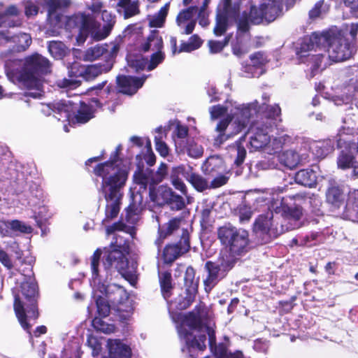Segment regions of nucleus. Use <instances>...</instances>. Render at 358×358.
<instances>
[{
	"mask_svg": "<svg viewBox=\"0 0 358 358\" xmlns=\"http://www.w3.org/2000/svg\"><path fill=\"white\" fill-rule=\"evenodd\" d=\"M281 109L278 105L269 106L266 107L265 117L270 120L269 123L264 125L263 122H257L250 128V145L254 150L264 149L266 152V147L268 145L269 136L268 135L269 128L272 127L280 118Z\"/></svg>",
	"mask_w": 358,
	"mask_h": 358,
	"instance_id": "nucleus-11",
	"label": "nucleus"
},
{
	"mask_svg": "<svg viewBox=\"0 0 358 358\" xmlns=\"http://www.w3.org/2000/svg\"><path fill=\"white\" fill-rule=\"evenodd\" d=\"M113 67V62L110 59L105 64H97L83 67L78 62L73 63L69 69V76L70 78L58 80L57 86L60 88L74 89L80 85V81L78 78L83 76L86 80L96 78L99 75L108 72Z\"/></svg>",
	"mask_w": 358,
	"mask_h": 358,
	"instance_id": "nucleus-10",
	"label": "nucleus"
},
{
	"mask_svg": "<svg viewBox=\"0 0 358 358\" xmlns=\"http://www.w3.org/2000/svg\"><path fill=\"white\" fill-rule=\"evenodd\" d=\"M159 196H154L153 192H151V200L157 205L168 203L171 208L180 210L185 206L182 196L174 194L171 189L166 187H160L158 189Z\"/></svg>",
	"mask_w": 358,
	"mask_h": 358,
	"instance_id": "nucleus-19",
	"label": "nucleus"
},
{
	"mask_svg": "<svg viewBox=\"0 0 358 358\" xmlns=\"http://www.w3.org/2000/svg\"><path fill=\"white\" fill-rule=\"evenodd\" d=\"M96 298V303L97 307V311L99 316L102 317H107L110 311V306L108 303L106 301L104 298L101 295H99L98 293L95 295Z\"/></svg>",
	"mask_w": 358,
	"mask_h": 358,
	"instance_id": "nucleus-50",
	"label": "nucleus"
},
{
	"mask_svg": "<svg viewBox=\"0 0 358 358\" xmlns=\"http://www.w3.org/2000/svg\"><path fill=\"white\" fill-rule=\"evenodd\" d=\"M229 110L227 106L216 105L210 108L209 112L212 120L217 119Z\"/></svg>",
	"mask_w": 358,
	"mask_h": 358,
	"instance_id": "nucleus-62",
	"label": "nucleus"
},
{
	"mask_svg": "<svg viewBox=\"0 0 358 358\" xmlns=\"http://www.w3.org/2000/svg\"><path fill=\"white\" fill-rule=\"evenodd\" d=\"M8 43H14L13 50L16 52L25 50L31 43V38L27 33L10 35V33L0 31V45Z\"/></svg>",
	"mask_w": 358,
	"mask_h": 358,
	"instance_id": "nucleus-23",
	"label": "nucleus"
},
{
	"mask_svg": "<svg viewBox=\"0 0 358 358\" xmlns=\"http://www.w3.org/2000/svg\"><path fill=\"white\" fill-rule=\"evenodd\" d=\"M73 107L70 101L62 100L55 103H49L43 105L41 111L45 115H50L53 113V115L58 120L68 119L71 117V112Z\"/></svg>",
	"mask_w": 358,
	"mask_h": 358,
	"instance_id": "nucleus-22",
	"label": "nucleus"
},
{
	"mask_svg": "<svg viewBox=\"0 0 358 358\" xmlns=\"http://www.w3.org/2000/svg\"><path fill=\"white\" fill-rule=\"evenodd\" d=\"M107 348L108 358H131L130 346L120 339H108Z\"/></svg>",
	"mask_w": 358,
	"mask_h": 358,
	"instance_id": "nucleus-27",
	"label": "nucleus"
},
{
	"mask_svg": "<svg viewBox=\"0 0 358 358\" xmlns=\"http://www.w3.org/2000/svg\"><path fill=\"white\" fill-rule=\"evenodd\" d=\"M93 326L98 331L106 334H110L114 331L115 327L112 324L106 323L102 319L95 317L93 320Z\"/></svg>",
	"mask_w": 358,
	"mask_h": 358,
	"instance_id": "nucleus-56",
	"label": "nucleus"
},
{
	"mask_svg": "<svg viewBox=\"0 0 358 358\" xmlns=\"http://www.w3.org/2000/svg\"><path fill=\"white\" fill-rule=\"evenodd\" d=\"M155 143L156 150L159 155L165 157L169 153V149L166 143L163 141L166 136V129L162 127H159L155 130Z\"/></svg>",
	"mask_w": 358,
	"mask_h": 358,
	"instance_id": "nucleus-36",
	"label": "nucleus"
},
{
	"mask_svg": "<svg viewBox=\"0 0 358 358\" xmlns=\"http://www.w3.org/2000/svg\"><path fill=\"white\" fill-rule=\"evenodd\" d=\"M316 174L313 170L303 169L298 171L295 175L296 183L303 186L311 187L316 183Z\"/></svg>",
	"mask_w": 358,
	"mask_h": 358,
	"instance_id": "nucleus-35",
	"label": "nucleus"
},
{
	"mask_svg": "<svg viewBox=\"0 0 358 358\" xmlns=\"http://www.w3.org/2000/svg\"><path fill=\"white\" fill-rule=\"evenodd\" d=\"M326 201L334 209L339 208L344 204V195L340 186L333 180H330L326 191Z\"/></svg>",
	"mask_w": 358,
	"mask_h": 358,
	"instance_id": "nucleus-30",
	"label": "nucleus"
},
{
	"mask_svg": "<svg viewBox=\"0 0 358 358\" xmlns=\"http://www.w3.org/2000/svg\"><path fill=\"white\" fill-rule=\"evenodd\" d=\"M309 150L316 158H324L334 150L331 140L313 141L309 144Z\"/></svg>",
	"mask_w": 358,
	"mask_h": 358,
	"instance_id": "nucleus-33",
	"label": "nucleus"
},
{
	"mask_svg": "<svg viewBox=\"0 0 358 358\" xmlns=\"http://www.w3.org/2000/svg\"><path fill=\"white\" fill-rule=\"evenodd\" d=\"M338 166L340 169H345L350 167L353 168L352 176L358 178V165L354 164V157L348 150H342L337 160Z\"/></svg>",
	"mask_w": 358,
	"mask_h": 358,
	"instance_id": "nucleus-34",
	"label": "nucleus"
},
{
	"mask_svg": "<svg viewBox=\"0 0 358 358\" xmlns=\"http://www.w3.org/2000/svg\"><path fill=\"white\" fill-rule=\"evenodd\" d=\"M327 11V8L324 5V1H320L315 3L314 8L309 12L310 18L315 20L321 17Z\"/></svg>",
	"mask_w": 358,
	"mask_h": 358,
	"instance_id": "nucleus-57",
	"label": "nucleus"
},
{
	"mask_svg": "<svg viewBox=\"0 0 358 358\" xmlns=\"http://www.w3.org/2000/svg\"><path fill=\"white\" fill-rule=\"evenodd\" d=\"M180 220L174 218L170 220L167 224L159 228V238L155 242L157 245L158 250L162 243V238H165L167 236L171 234L179 227Z\"/></svg>",
	"mask_w": 358,
	"mask_h": 358,
	"instance_id": "nucleus-38",
	"label": "nucleus"
},
{
	"mask_svg": "<svg viewBox=\"0 0 358 358\" xmlns=\"http://www.w3.org/2000/svg\"><path fill=\"white\" fill-rule=\"evenodd\" d=\"M258 203L264 202L268 209L273 210L276 215L281 213L287 224L284 225L285 230H292L301 226L302 208L299 206H288L283 203L280 196V190L268 189L257 199Z\"/></svg>",
	"mask_w": 358,
	"mask_h": 358,
	"instance_id": "nucleus-8",
	"label": "nucleus"
},
{
	"mask_svg": "<svg viewBox=\"0 0 358 358\" xmlns=\"http://www.w3.org/2000/svg\"><path fill=\"white\" fill-rule=\"evenodd\" d=\"M218 237L222 244L229 247L231 252L240 255L248 244V233L243 229L224 226L218 230Z\"/></svg>",
	"mask_w": 358,
	"mask_h": 358,
	"instance_id": "nucleus-13",
	"label": "nucleus"
},
{
	"mask_svg": "<svg viewBox=\"0 0 358 358\" xmlns=\"http://www.w3.org/2000/svg\"><path fill=\"white\" fill-rule=\"evenodd\" d=\"M37 289L36 282L32 275H24L20 290L22 296L20 293L15 294L14 310L21 326L25 330H29L31 327L27 320H35L38 315L36 304Z\"/></svg>",
	"mask_w": 358,
	"mask_h": 358,
	"instance_id": "nucleus-6",
	"label": "nucleus"
},
{
	"mask_svg": "<svg viewBox=\"0 0 358 358\" xmlns=\"http://www.w3.org/2000/svg\"><path fill=\"white\" fill-rule=\"evenodd\" d=\"M143 196L141 189L133 192L131 195V202L126 208L125 220L129 224H135L139 220V215L143 209Z\"/></svg>",
	"mask_w": 358,
	"mask_h": 358,
	"instance_id": "nucleus-21",
	"label": "nucleus"
},
{
	"mask_svg": "<svg viewBox=\"0 0 358 358\" xmlns=\"http://www.w3.org/2000/svg\"><path fill=\"white\" fill-rule=\"evenodd\" d=\"M159 282L162 295L167 300L171 296L172 289L171 273L168 272L159 273Z\"/></svg>",
	"mask_w": 358,
	"mask_h": 358,
	"instance_id": "nucleus-46",
	"label": "nucleus"
},
{
	"mask_svg": "<svg viewBox=\"0 0 358 358\" xmlns=\"http://www.w3.org/2000/svg\"><path fill=\"white\" fill-rule=\"evenodd\" d=\"M322 236L318 232H312L301 238V244L308 247H312L322 241Z\"/></svg>",
	"mask_w": 358,
	"mask_h": 358,
	"instance_id": "nucleus-54",
	"label": "nucleus"
},
{
	"mask_svg": "<svg viewBox=\"0 0 358 358\" xmlns=\"http://www.w3.org/2000/svg\"><path fill=\"white\" fill-rule=\"evenodd\" d=\"M344 125L341 127L338 131V136L340 138L338 140V144L340 145L341 143V136L343 134L350 135L354 133L355 127L353 121H352L351 118H345L343 120Z\"/></svg>",
	"mask_w": 358,
	"mask_h": 358,
	"instance_id": "nucleus-55",
	"label": "nucleus"
},
{
	"mask_svg": "<svg viewBox=\"0 0 358 358\" xmlns=\"http://www.w3.org/2000/svg\"><path fill=\"white\" fill-rule=\"evenodd\" d=\"M178 166L176 167L173 169L172 173H171V181L173 185L175 187L176 189L180 191L182 194H186L187 189L186 186L184 184L183 181L182 180V173H179L180 171H178Z\"/></svg>",
	"mask_w": 358,
	"mask_h": 358,
	"instance_id": "nucleus-51",
	"label": "nucleus"
},
{
	"mask_svg": "<svg viewBox=\"0 0 358 358\" xmlns=\"http://www.w3.org/2000/svg\"><path fill=\"white\" fill-rule=\"evenodd\" d=\"M73 107L71 112V117L68 119H64L63 121H68L71 124H85L93 117V114L96 108L101 106L100 100L94 98L89 103L80 101V106L78 104L70 101Z\"/></svg>",
	"mask_w": 358,
	"mask_h": 358,
	"instance_id": "nucleus-15",
	"label": "nucleus"
},
{
	"mask_svg": "<svg viewBox=\"0 0 358 358\" xmlns=\"http://www.w3.org/2000/svg\"><path fill=\"white\" fill-rule=\"evenodd\" d=\"M169 10V3H166L157 13L153 15L150 21V24L153 27H162L165 22Z\"/></svg>",
	"mask_w": 358,
	"mask_h": 358,
	"instance_id": "nucleus-47",
	"label": "nucleus"
},
{
	"mask_svg": "<svg viewBox=\"0 0 358 358\" xmlns=\"http://www.w3.org/2000/svg\"><path fill=\"white\" fill-rule=\"evenodd\" d=\"M234 266V262L228 255H222L216 262L208 261L205 264L208 275L203 280L204 288L209 293L223 279Z\"/></svg>",
	"mask_w": 358,
	"mask_h": 358,
	"instance_id": "nucleus-14",
	"label": "nucleus"
},
{
	"mask_svg": "<svg viewBox=\"0 0 358 358\" xmlns=\"http://www.w3.org/2000/svg\"><path fill=\"white\" fill-rule=\"evenodd\" d=\"M48 51L55 59H61L66 55L67 48L61 41H52L48 43Z\"/></svg>",
	"mask_w": 358,
	"mask_h": 358,
	"instance_id": "nucleus-44",
	"label": "nucleus"
},
{
	"mask_svg": "<svg viewBox=\"0 0 358 358\" xmlns=\"http://www.w3.org/2000/svg\"><path fill=\"white\" fill-rule=\"evenodd\" d=\"M184 281L187 296L184 302L179 303L180 308H188L193 302L194 297L197 292L199 279L195 278V271L192 267L189 266L186 269Z\"/></svg>",
	"mask_w": 358,
	"mask_h": 358,
	"instance_id": "nucleus-20",
	"label": "nucleus"
},
{
	"mask_svg": "<svg viewBox=\"0 0 358 358\" xmlns=\"http://www.w3.org/2000/svg\"><path fill=\"white\" fill-rule=\"evenodd\" d=\"M347 74L351 78L348 85L344 87L341 96H338L334 99L336 105L348 103L353 99H357L358 96V66L349 67Z\"/></svg>",
	"mask_w": 358,
	"mask_h": 358,
	"instance_id": "nucleus-17",
	"label": "nucleus"
},
{
	"mask_svg": "<svg viewBox=\"0 0 358 358\" xmlns=\"http://www.w3.org/2000/svg\"><path fill=\"white\" fill-rule=\"evenodd\" d=\"M10 237L19 234H30L32 231L31 226L18 220H10Z\"/></svg>",
	"mask_w": 358,
	"mask_h": 358,
	"instance_id": "nucleus-45",
	"label": "nucleus"
},
{
	"mask_svg": "<svg viewBox=\"0 0 358 358\" xmlns=\"http://www.w3.org/2000/svg\"><path fill=\"white\" fill-rule=\"evenodd\" d=\"M122 150V145H118L115 150L111 153L108 161L99 163L93 169L94 175L101 179L98 190L107 201V219H113L118 215L122 198L121 191L128 179L129 168L122 163L119 157Z\"/></svg>",
	"mask_w": 358,
	"mask_h": 358,
	"instance_id": "nucleus-2",
	"label": "nucleus"
},
{
	"mask_svg": "<svg viewBox=\"0 0 358 358\" xmlns=\"http://www.w3.org/2000/svg\"><path fill=\"white\" fill-rule=\"evenodd\" d=\"M146 78L147 76L136 78L130 76H118L117 83L122 93L132 95L143 85Z\"/></svg>",
	"mask_w": 358,
	"mask_h": 358,
	"instance_id": "nucleus-25",
	"label": "nucleus"
},
{
	"mask_svg": "<svg viewBox=\"0 0 358 358\" xmlns=\"http://www.w3.org/2000/svg\"><path fill=\"white\" fill-rule=\"evenodd\" d=\"M278 157L280 164L292 169L299 164L307 162L309 155L303 152H296L294 150H287L280 154Z\"/></svg>",
	"mask_w": 358,
	"mask_h": 358,
	"instance_id": "nucleus-29",
	"label": "nucleus"
},
{
	"mask_svg": "<svg viewBox=\"0 0 358 358\" xmlns=\"http://www.w3.org/2000/svg\"><path fill=\"white\" fill-rule=\"evenodd\" d=\"M327 36L324 32L313 33L310 36L304 37L299 48H297L296 55L300 63H307L310 66V77L316 76L322 69L323 55L322 54H313L317 49L325 44Z\"/></svg>",
	"mask_w": 358,
	"mask_h": 358,
	"instance_id": "nucleus-9",
	"label": "nucleus"
},
{
	"mask_svg": "<svg viewBox=\"0 0 358 358\" xmlns=\"http://www.w3.org/2000/svg\"><path fill=\"white\" fill-rule=\"evenodd\" d=\"M162 47L163 41L162 37L159 35L157 31H153L148 37L147 42L143 44V50L144 52L151 50L155 52L162 51Z\"/></svg>",
	"mask_w": 358,
	"mask_h": 358,
	"instance_id": "nucleus-37",
	"label": "nucleus"
},
{
	"mask_svg": "<svg viewBox=\"0 0 358 358\" xmlns=\"http://www.w3.org/2000/svg\"><path fill=\"white\" fill-rule=\"evenodd\" d=\"M215 355L217 358H245L242 352L238 350L230 352L223 345H220L215 350Z\"/></svg>",
	"mask_w": 358,
	"mask_h": 358,
	"instance_id": "nucleus-53",
	"label": "nucleus"
},
{
	"mask_svg": "<svg viewBox=\"0 0 358 358\" xmlns=\"http://www.w3.org/2000/svg\"><path fill=\"white\" fill-rule=\"evenodd\" d=\"M107 44L96 45L94 47L88 48L83 55V59L85 61L92 62L101 56L106 57V54L108 51L106 49Z\"/></svg>",
	"mask_w": 358,
	"mask_h": 358,
	"instance_id": "nucleus-41",
	"label": "nucleus"
},
{
	"mask_svg": "<svg viewBox=\"0 0 358 358\" xmlns=\"http://www.w3.org/2000/svg\"><path fill=\"white\" fill-rule=\"evenodd\" d=\"M290 0H262L257 8L252 6L250 13L244 11L237 21L236 43L232 44V52L237 57H241L247 52L244 43L249 38V23L260 24L264 20L271 22L274 21L282 12L283 5L287 6Z\"/></svg>",
	"mask_w": 358,
	"mask_h": 358,
	"instance_id": "nucleus-3",
	"label": "nucleus"
},
{
	"mask_svg": "<svg viewBox=\"0 0 358 358\" xmlns=\"http://www.w3.org/2000/svg\"><path fill=\"white\" fill-rule=\"evenodd\" d=\"M245 141V136H243L229 148L231 156H236L235 163L237 166H239L243 162L246 155V150L243 145Z\"/></svg>",
	"mask_w": 358,
	"mask_h": 358,
	"instance_id": "nucleus-40",
	"label": "nucleus"
},
{
	"mask_svg": "<svg viewBox=\"0 0 358 358\" xmlns=\"http://www.w3.org/2000/svg\"><path fill=\"white\" fill-rule=\"evenodd\" d=\"M178 171L182 173V176L185 178L192 186L198 191L202 192L210 188L209 182L201 176L192 172L191 166H180Z\"/></svg>",
	"mask_w": 358,
	"mask_h": 358,
	"instance_id": "nucleus-28",
	"label": "nucleus"
},
{
	"mask_svg": "<svg viewBox=\"0 0 358 358\" xmlns=\"http://www.w3.org/2000/svg\"><path fill=\"white\" fill-rule=\"evenodd\" d=\"M228 27V18L227 13H219L216 17V24L214 27V34L217 36L223 35Z\"/></svg>",
	"mask_w": 358,
	"mask_h": 358,
	"instance_id": "nucleus-48",
	"label": "nucleus"
},
{
	"mask_svg": "<svg viewBox=\"0 0 358 358\" xmlns=\"http://www.w3.org/2000/svg\"><path fill=\"white\" fill-rule=\"evenodd\" d=\"M189 235L187 229H182L181 238L176 244L166 245L162 254V258L165 263H172L179 256L189 251Z\"/></svg>",
	"mask_w": 358,
	"mask_h": 358,
	"instance_id": "nucleus-18",
	"label": "nucleus"
},
{
	"mask_svg": "<svg viewBox=\"0 0 358 358\" xmlns=\"http://www.w3.org/2000/svg\"><path fill=\"white\" fill-rule=\"evenodd\" d=\"M128 63L129 66L135 69L136 71L143 70L145 68L148 69V59L142 57H137L135 59H129L128 60Z\"/></svg>",
	"mask_w": 358,
	"mask_h": 358,
	"instance_id": "nucleus-60",
	"label": "nucleus"
},
{
	"mask_svg": "<svg viewBox=\"0 0 358 358\" xmlns=\"http://www.w3.org/2000/svg\"><path fill=\"white\" fill-rule=\"evenodd\" d=\"M343 33L342 34L344 36V34H349L351 36L352 39L350 41V43H354L356 45V36L358 33V23H352V24H346L344 26L343 30L342 31Z\"/></svg>",
	"mask_w": 358,
	"mask_h": 358,
	"instance_id": "nucleus-63",
	"label": "nucleus"
},
{
	"mask_svg": "<svg viewBox=\"0 0 358 358\" xmlns=\"http://www.w3.org/2000/svg\"><path fill=\"white\" fill-rule=\"evenodd\" d=\"M101 19L103 22V25L95 19L94 15L77 13L66 17L65 26L66 29L70 31L74 29H78L76 41L80 45L85 42L87 37L99 41L109 36L115 23V16L110 12L103 10L101 11Z\"/></svg>",
	"mask_w": 358,
	"mask_h": 358,
	"instance_id": "nucleus-4",
	"label": "nucleus"
},
{
	"mask_svg": "<svg viewBox=\"0 0 358 358\" xmlns=\"http://www.w3.org/2000/svg\"><path fill=\"white\" fill-rule=\"evenodd\" d=\"M266 215H261L256 220L254 231L257 234H266L269 237H275L284 231V224H279L277 215L274 216L273 210L269 209Z\"/></svg>",
	"mask_w": 358,
	"mask_h": 358,
	"instance_id": "nucleus-16",
	"label": "nucleus"
},
{
	"mask_svg": "<svg viewBox=\"0 0 358 358\" xmlns=\"http://www.w3.org/2000/svg\"><path fill=\"white\" fill-rule=\"evenodd\" d=\"M174 134L177 136V139H175L176 151L178 152H185L184 139L188 134V128L178 123L176 127Z\"/></svg>",
	"mask_w": 358,
	"mask_h": 358,
	"instance_id": "nucleus-42",
	"label": "nucleus"
},
{
	"mask_svg": "<svg viewBox=\"0 0 358 358\" xmlns=\"http://www.w3.org/2000/svg\"><path fill=\"white\" fill-rule=\"evenodd\" d=\"M265 103L259 106L257 101L254 102L235 106L232 116L221 120L215 127L218 135L215 138V145H220L227 141L231 135L236 134L244 129L248 124L250 119L254 115L264 110Z\"/></svg>",
	"mask_w": 358,
	"mask_h": 358,
	"instance_id": "nucleus-5",
	"label": "nucleus"
},
{
	"mask_svg": "<svg viewBox=\"0 0 358 358\" xmlns=\"http://www.w3.org/2000/svg\"><path fill=\"white\" fill-rule=\"evenodd\" d=\"M251 63L255 66L258 70H263L264 66L268 62L267 56L262 52H257L250 55V57Z\"/></svg>",
	"mask_w": 358,
	"mask_h": 358,
	"instance_id": "nucleus-52",
	"label": "nucleus"
},
{
	"mask_svg": "<svg viewBox=\"0 0 358 358\" xmlns=\"http://www.w3.org/2000/svg\"><path fill=\"white\" fill-rule=\"evenodd\" d=\"M230 36L226 37L222 41H209L208 46L211 53H217L228 44Z\"/></svg>",
	"mask_w": 358,
	"mask_h": 358,
	"instance_id": "nucleus-61",
	"label": "nucleus"
},
{
	"mask_svg": "<svg viewBox=\"0 0 358 358\" xmlns=\"http://www.w3.org/2000/svg\"><path fill=\"white\" fill-rule=\"evenodd\" d=\"M50 71L49 60L38 54H34L25 59L23 66L20 71H8L7 76L13 83L29 89L38 90L41 86L40 74Z\"/></svg>",
	"mask_w": 358,
	"mask_h": 358,
	"instance_id": "nucleus-7",
	"label": "nucleus"
},
{
	"mask_svg": "<svg viewBox=\"0 0 358 358\" xmlns=\"http://www.w3.org/2000/svg\"><path fill=\"white\" fill-rule=\"evenodd\" d=\"M117 11L124 16V19L131 17L139 13V5L137 1L112 0Z\"/></svg>",
	"mask_w": 358,
	"mask_h": 358,
	"instance_id": "nucleus-31",
	"label": "nucleus"
},
{
	"mask_svg": "<svg viewBox=\"0 0 358 358\" xmlns=\"http://www.w3.org/2000/svg\"><path fill=\"white\" fill-rule=\"evenodd\" d=\"M196 11V7H189L178 13L176 17V24L181 34H190L194 31L196 25L194 15Z\"/></svg>",
	"mask_w": 358,
	"mask_h": 358,
	"instance_id": "nucleus-24",
	"label": "nucleus"
},
{
	"mask_svg": "<svg viewBox=\"0 0 358 358\" xmlns=\"http://www.w3.org/2000/svg\"><path fill=\"white\" fill-rule=\"evenodd\" d=\"M170 43L172 48L173 55H175L176 52H192L194 50L198 49L202 44L203 41L200 38V37L194 34L192 36L187 42L182 43L180 45V50L177 51V40L176 37H171L170 39Z\"/></svg>",
	"mask_w": 358,
	"mask_h": 358,
	"instance_id": "nucleus-32",
	"label": "nucleus"
},
{
	"mask_svg": "<svg viewBox=\"0 0 358 358\" xmlns=\"http://www.w3.org/2000/svg\"><path fill=\"white\" fill-rule=\"evenodd\" d=\"M134 182L140 185V189L146 191L147 187L149 186V195L151 198V192H153L154 196H159V193L155 192V185L158 184L155 182V179L152 173V170L146 169L145 170L140 169L135 172L134 175Z\"/></svg>",
	"mask_w": 358,
	"mask_h": 358,
	"instance_id": "nucleus-26",
	"label": "nucleus"
},
{
	"mask_svg": "<svg viewBox=\"0 0 358 358\" xmlns=\"http://www.w3.org/2000/svg\"><path fill=\"white\" fill-rule=\"evenodd\" d=\"M164 54L162 51L153 52L148 65V70L152 71L155 69L164 59Z\"/></svg>",
	"mask_w": 358,
	"mask_h": 358,
	"instance_id": "nucleus-59",
	"label": "nucleus"
},
{
	"mask_svg": "<svg viewBox=\"0 0 358 358\" xmlns=\"http://www.w3.org/2000/svg\"><path fill=\"white\" fill-rule=\"evenodd\" d=\"M45 4L48 8V16L51 20L52 17H56L57 21L61 20V16L55 13V10L62 6H67L70 3L69 0H44Z\"/></svg>",
	"mask_w": 358,
	"mask_h": 358,
	"instance_id": "nucleus-43",
	"label": "nucleus"
},
{
	"mask_svg": "<svg viewBox=\"0 0 358 358\" xmlns=\"http://www.w3.org/2000/svg\"><path fill=\"white\" fill-rule=\"evenodd\" d=\"M243 73L245 77H259L264 73L263 70H258L251 63L250 65H245L243 66Z\"/></svg>",
	"mask_w": 358,
	"mask_h": 358,
	"instance_id": "nucleus-64",
	"label": "nucleus"
},
{
	"mask_svg": "<svg viewBox=\"0 0 358 358\" xmlns=\"http://www.w3.org/2000/svg\"><path fill=\"white\" fill-rule=\"evenodd\" d=\"M327 36V53L330 60L341 62L351 58L357 51V46L342 34L341 31L329 30L324 32Z\"/></svg>",
	"mask_w": 358,
	"mask_h": 358,
	"instance_id": "nucleus-12",
	"label": "nucleus"
},
{
	"mask_svg": "<svg viewBox=\"0 0 358 358\" xmlns=\"http://www.w3.org/2000/svg\"><path fill=\"white\" fill-rule=\"evenodd\" d=\"M185 152L192 158H199L203 155V148L193 141H189L185 144Z\"/></svg>",
	"mask_w": 358,
	"mask_h": 358,
	"instance_id": "nucleus-49",
	"label": "nucleus"
},
{
	"mask_svg": "<svg viewBox=\"0 0 358 358\" xmlns=\"http://www.w3.org/2000/svg\"><path fill=\"white\" fill-rule=\"evenodd\" d=\"M101 251L97 249L94 253L92 262V278L90 285L94 294L100 293L114 305L123 303L128 299V294L124 288L116 284H107V280L112 273L117 271L122 277L134 285L136 276V264H129L125 255L118 249L106 250L103 256L101 265L99 259Z\"/></svg>",
	"mask_w": 358,
	"mask_h": 358,
	"instance_id": "nucleus-1",
	"label": "nucleus"
},
{
	"mask_svg": "<svg viewBox=\"0 0 358 358\" xmlns=\"http://www.w3.org/2000/svg\"><path fill=\"white\" fill-rule=\"evenodd\" d=\"M291 141V137L288 135H282L272 140L269 138L268 143L266 147V152L272 155L278 152L282 148V145Z\"/></svg>",
	"mask_w": 358,
	"mask_h": 358,
	"instance_id": "nucleus-39",
	"label": "nucleus"
},
{
	"mask_svg": "<svg viewBox=\"0 0 358 358\" xmlns=\"http://www.w3.org/2000/svg\"><path fill=\"white\" fill-rule=\"evenodd\" d=\"M24 14L27 17L36 16L38 13V6L37 1L27 0L24 2Z\"/></svg>",
	"mask_w": 358,
	"mask_h": 358,
	"instance_id": "nucleus-58",
	"label": "nucleus"
}]
</instances>
